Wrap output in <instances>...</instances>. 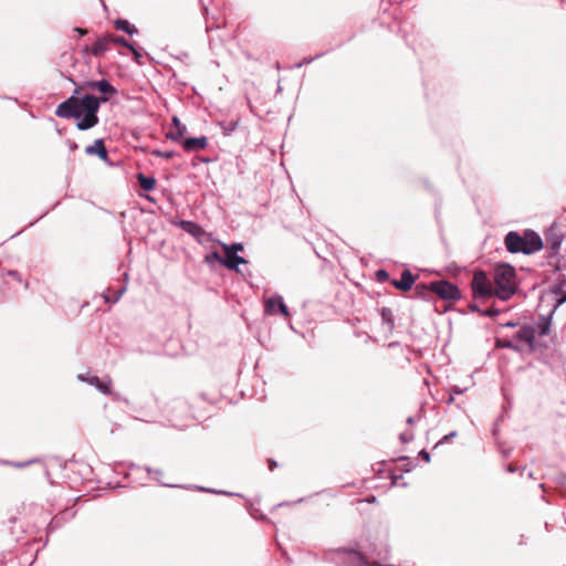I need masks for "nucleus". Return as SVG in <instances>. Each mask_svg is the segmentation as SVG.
I'll return each instance as SVG.
<instances>
[{"label": "nucleus", "instance_id": "1", "mask_svg": "<svg viewBox=\"0 0 566 566\" xmlns=\"http://www.w3.org/2000/svg\"><path fill=\"white\" fill-rule=\"evenodd\" d=\"M83 90H96V82H86L75 88L74 95L60 103L55 109V115L60 118L78 119L76 127L80 130H86L97 125L99 105L107 102V97L98 98L94 95L77 97Z\"/></svg>", "mask_w": 566, "mask_h": 566}, {"label": "nucleus", "instance_id": "2", "mask_svg": "<svg viewBox=\"0 0 566 566\" xmlns=\"http://www.w3.org/2000/svg\"><path fill=\"white\" fill-rule=\"evenodd\" d=\"M494 296L509 301L517 291L515 269L507 264H497L493 271Z\"/></svg>", "mask_w": 566, "mask_h": 566}, {"label": "nucleus", "instance_id": "3", "mask_svg": "<svg viewBox=\"0 0 566 566\" xmlns=\"http://www.w3.org/2000/svg\"><path fill=\"white\" fill-rule=\"evenodd\" d=\"M504 244L511 253L532 254L543 248L541 237L532 230H526L523 234L510 231L504 238Z\"/></svg>", "mask_w": 566, "mask_h": 566}, {"label": "nucleus", "instance_id": "4", "mask_svg": "<svg viewBox=\"0 0 566 566\" xmlns=\"http://www.w3.org/2000/svg\"><path fill=\"white\" fill-rule=\"evenodd\" d=\"M551 321L542 317L535 326L523 325L515 335L517 340L525 343L531 352L538 346L536 337L549 334Z\"/></svg>", "mask_w": 566, "mask_h": 566}, {"label": "nucleus", "instance_id": "5", "mask_svg": "<svg viewBox=\"0 0 566 566\" xmlns=\"http://www.w3.org/2000/svg\"><path fill=\"white\" fill-rule=\"evenodd\" d=\"M471 287L474 297L494 296V287L492 285V282L483 271L474 272L471 282Z\"/></svg>", "mask_w": 566, "mask_h": 566}, {"label": "nucleus", "instance_id": "6", "mask_svg": "<svg viewBox=\"0 0 566 566\" xmlns=\"http://www.w3.org/2000/svg\"><path fill=\"white\" fill-rule=\"evenodd\" d=\"M431 291L446 301H457L461 297L459 289L448 281L431 282Z\"/></svg>", "mask_w": 566, "mask_h": 566}, {"label": "nucleus", "instance_id": "7", "mask_svg": "<svg viewBox=\"0 0 566 566\" xmlns=\"http://www.w3.org/2000/svg\"><path fill=\"white\" fill-rule=\"evenodd\" d=\"M264 312L268 315H274L276 312L283 314L286 318L290 317L287 306L284 304L281 296H271L264 300Z\"/></svg>", "mask_w": 566, "mask_h": 566}, {"label": "nucleus", "instance_id": "8", "mask_svg": "<svg viewBox=\"0 0 566 566\" xmlns=\"http://www.w3.org/2000/svg\"><path fill=\"white\" fill-rule=\"evenodd\" d=\"M391 284L396 289H398L402 292H407V291L411 290L412 285L415 284V276L412 275V273L409 270H405L401 273V279L391 281Z\"/></svg>", "mask_w": 566, "mask_h": 566}, {"label": "nucleus", "instance_id": "9", "mask_svg": "<svg viewBox=\"0 0 566 566\" xmlns=\"http://www.w3.org/2000/svg\"><path fill=\"white\" fill-rule=\"evenodd\" d=\"M223 251L226 256L222 260V265H224L227 269L239 272L238 265L248 263L244 258L239 256L237 253L229 252L228 250Z\"/></svg>", "mask_w": 566, "mask_h": 566}, {"label": "nucleus", "instance_id": "10", "mask_svg": "<svg viewBox=\"0 0 566 566\" xmlns=\"http://www.w3.org/2000/svg\"><path fill=\"white\" fill-rule=\"evenodd\" d=\"M208 146L207 137H191L182 142V147L186 151L201 150Z\"/></svg>", "mask_w": 566, "mask_h": 566}, {"label": "nucleus", "instance_id": "11", "mask_svg": "<svg viewBox=\"0 0 566 566\" xmlns=\"http://www.w3.org/2000/svg\"><path fill=\"white\" fill-rule=\"evenodd\" d=\"M111 43L112 39H109V34L97 38V40L94 42V44L88 51L95 56H101L109 49Z\"/></svg>", "mask_w": 566, "mask_h": 566}, {"label": "nucleus", "instance_id": "12", "mask_svg": "<svg viewBox=\"0 0 566 566\" xmlns=\"http://www.w3.org/2000/svg\"><path fill=\"white\" fill-rule=\"evenodd\" d=\"M80 378L82 380H85L88 384L95 386L96 388H98V390H101L105 395H111L112 394V390H111L112 380H111V378H107L106 380H101L96 376L90 377L87 379L82 377V376H80Z\"/></svg>", "mask_w": 566, "mask_h": 566}, {"label": "nucleus", "instance_id": "13", "mask_svg": "<svg viewBox=\"0 0 566 566\" xmlns=\"http://www.w3.org/2000/svg\"><path fill=\"white\" fill-rule=\"evenodd\" d=\"M85 151L88 155H97L103 160L107 159V150L103 139H96L93 145L85 148Z\"/></svg>", "mask_w": 566, "mask_h": 566}, {"label": "nucleus", "instance_id": "14", "mask_svg": "<svg viewBox=\"0 0 566 566\" xmlns=\"http://www.w3.org/2000/svg\"><path fill=\"white\" fill-rule=\"evenodd\" d=\"M137 180L139 186L146 191L153 190L156 186V179L154 177L145 176L142 172L137 175Z\"/></svg>", "mask_w": 566, "mask_h": 566}, {"label": "nucleus", "instance_id": "15", "mask_svg": "<svg viewBox=\"0 0 566 566\" xmlns=\"http://www.w3.org/2000/svg\"><path fill=\"white\" fill-rule=\"evenodd\" d=\"M553 292L558 296L556 298V305L558 306L566 301V282L563 281L553 287Z\"/></svg>", "mask_w": 566, "mask_h": 566}, {"label": "nucleus", "instance_id": "16", "mask_svg": "<svg viewBox=\"0 0 566 566\" xmlns=\"http://www.w3.org/2000/svg\"><path fill=\"white\" fill-rule=\"evenodd\" d=\"M180 227L188 233L192 235H199L202 232V229L199 224L192 221H181Z\"/></svg>", "mask_w": 566, "mask_h": 566}, {"label": "nucleus", "instance_id": "17", "mask_svg": "<svg viewBox=\"0 0 566 566\" xmlns=\"http://www.w3.org/2000/svg\"><path fill=\"white\" fill-rule=\"evenodd\" d=\"M116 29L122 30L128 34H134L137 32L136 27L130 24L127 20L118 19L114 22Z\"/></svg>", "mask_w": 566, "mask_h": 566}, {"label": "nucleus", "instance_id": "18", "mask_svg": "<svg viewBox=\"0 0 566 566\" xmlns=\"http://www.w3.org/2000/svg\"><path fill=\"white\" fill-rule=\"evenodd\" d=\"M96 90L101 92L102 94H108L113 95L116 93L115 87L107 82L106 80L97 81L96 82Z\"/></svg>", "mask_w": 566, "mask_h": 566}, {"label": "nucleus", "instance_id": "19", "mask_svg": "<svg viewBox=\"0 0 566 566\" xmlns=\"http://www.w3.org/2000/svg\"><path fill=\"white\" fill-rule=\"evenodd\" d=\"M432 293L431 283L427 284H417L415 287V294L417 297L426 298Z\"/></svg>", "mask_w": 566, "mask_h": 566}, {"label": "nucleus", "instance_id": "20", "mask_svg": "<svg viewBox=\"0 0 566 566\" xmlns=\"http://www.w3.org/2000/svg\"><path fill=\"white\" fill-rule=\"evenodd\" d=\"M381 318H382L384 323H386L388 325L389 329L391 331L394 328V316H392L391 311L388 308H382L381 310Z\"/></svg>", "mask_w": 566, "mask_h": 566}, {"label": "nucleus", "instance_id": "21", "mask_svg": "<svg viewBox=\"0 0 566 566\" xmlns=\"http://www.w3.org/2000/svg\"><path fill=\"white\" fill-rule=\"evenodd\" d=\"M185 130H186L185 126L176 128L175 130L171 128L167 136H168V138H170L175 142H179L181 139V137L184 136Z\"/></svg>", "mask_w": 566, "mask_h": 566}, {"label": "nucleus", "instance_id": "22", "mask_svg": "<svg viewBox=\"0 0 566 566\" xmlns=\"http://www.w3.org/2000/svg\"><path fill=\"white\" fill-rule=\"evenodd\" d=\"M223 250H228L229 252L238 253L243 251V244L233 243V244H222Z\"/></svg>", "mask_w": 566, "mask_h": 566}, {"label": "nucleus", "instance_id": "23", "mask_svg": "<svg viewBox=\"0 0 566 566\" xmlns=\"http://www.w3.org/2000/svg\"><path fill=\"white\" fill-rule=\"evenodd\" d=\"M109 39H112V43H115V44H119V45H123L126 48H129V45H130L127 42V40L123 36H116V35L109 34Z\"/></svg>", "mask_w": 566, "mask_h": 566}, {"label": "nucleus", "instance_id": "24", "mask_svg": "<svg viewBox=\"0 0 566 566\" xmlns=\"http://www.w3.org/2000/svg\"><path fill=\"white\" fill-rule=\"evenodd\" d=\"M153 155L156 157H163L166 159H170L174 156V151H161V150H154Z\"/></svg>", "mask_w": 566, "mask_h": 566}, {"label": "nucleus", "instance_id": "25", "mask_svg": "<svg viewBox=\"0 0 566 566\" xmlns=\"http://www.w3.org/2000/svg\"><path fill=\"white\" fill-rule=\"evenodd\" d=\"M212 260H213V261H218L219 263H221V264H222V260H223V258H222V256H221L217 251H214V252H212L211 254H209V255H207V256H206V261H207V262H211Z\"/></svg>", "mask_w": 566, "mask_h": 566}, {"label": "nucleus", "instance_id": "26", "mask_svg": "<svg viewBox=\"0 0 566 566\" xmlns=\"http://www.w3.org/2000/svg\"><path fill=\"white\" fill-rule=\"evenodd\" d=\"M499 313H500V311L497 308L490 307V308L481 312V315L493 317V316L499 315Z\"/></svg>", "mask_w": 566, "mask_h": 566}, {"label": "nucleus", "instance_id": "27", "mask_svg": "<svg viewBox=\"0 0 566 566\" xmlns=\"http://www.w3.org/2000/svg\"><path fill=\"white\" fill-rule=\"evenodd\" d=\"M378 281L384 282L388 280L389 274L385 270H378L376 273Z\"/></svg>", "mask_w": 566, "mask_h": 566}, {"label": "nucleus", "instance_id": "28", "mask_svg": "<svg viewBox=\"0 0 566 566\" xmlns=\"http://www.w3.org/2000/svg\"><path fill=\"white\" fill-rule=\"evenodd\" d=\"M420 458L422 460H424L426 462H429L430 461V454L429 452H427L426 450H421L420 453H419Z\"/></svg>", "mask_w": 566, "mask_h": 566}, {"label": "nucleus", "instance_id": "29", "mask_svg": "<svg viewBox=\"0 0 566 566\" xmlns=\"http://www.w3.org/2000/svg\"><path fill=\"white\" fill-rule=\"evenodd\" d=\"M35 462H38V460H35V459H34V460L28 461V462H25V463H20V462H18V463H12V465H13L14 468H23V467H24V465H27V464H31V463H35Z\"/></svg>", "mask_w": 566, "mask_h": 566}, {"label": "nucleus", "instance_id": "30", "mask_svg": "<svg viewBox=\"0 0 566 566\" xmlns=\"http://www.w3.org/2000/svg\"><path fill=\"white\" fill-rule=\"evenodd\" d=\"M8 275H10V276H12V277L17 279L18 281H21L20 273H19V272H17V271H9V272H8Z\"/></svg>", "mask_w": 566, "mask_h": 566}, {"label": "nucleus", "instance_id": "31", "mask_svg": "<svg viewBox=\"0 0 566 566\" xmlns=\"http://www.w3.org/2000/svg\"><path fill=\"white\" fill-rule=\"evenodd\" d=\"M172 124H174L175 128L182 127V125H181V123H180L178 117H174L172 118Z\"/></svg>", "mask_w": 566, "mask_h": 566}, {"label": "nucleus", "instance_id": "32", "mask_svg": "<svg viewBox=\"0 0 566 566\" xmlns=\"http://www.w3.org/2000/svg\"><path fill=\"white\" fill-rule=\"evenodd\" d=\"M74 31H76L80 35L87 34V30L83 28H75Z\"/></svg>", "mask_w": 566, "mask_h": 566}, {"label": "nucleus", "instance_id": "33", "mask_svg": "<svg viewBox=\"0 0 566 566\" xmlns=\"http://www.w3.org/2000/svg\"><path fill=\"white\" fill-rule=\"evenodd\" d=\"M470 310H471V311H473V312H478V313H480V314H481V312H482V311H481V310H480L475 304H471V305H470Z\"/></svg>", "mask_w": 566, "mask_h": 566}, {"label": "nucleus", "instance_id": "34", "mask_svg": "<svg viewBox=\"0 0 566 566\" xmlns=\"http://www.w3.org/2000/svg\"><path fill=\"white\" fill-rule=\"evenodd\" d=\"M502 346H504V347H509V348H513V349H517L514 345H512V343H511V342H505V343H503V345H502Z\"/></svg>", "mask_w": 566, "mask_h": 566}, {"label": "nucleus", "instance_id": "35", "mask_svg": "<svg viewBox=\"0 0 566 566\" xmlns=\"http://www.w3.org/2000/svg\"><path fill=\"white\" fill-rule=\"evenodd\" d=\"M559 244H560V241H554L553 244H552V248L554 250L558 249L559 248Z\"/></svg>", "mask_w": 566, "mask_h": 566}, {"label": "nucleus", "instance_id": "36", "mask_svg": "<svg viewBox=\"0 0 566 566\" xmlns=\"http://www.w3.org/2000/svg\"><path fill=\"white\" fill-rule=\"evenodd\" d=\"M274 467H276V463L273 460H269V468H270V470H273Z\"/></svg>", "mask_w": 566, "mask_h": 566}, {"label": "nucleus", "instance_id": "37", "mask_svg": "<svg viewBox=\"0 0 566 566\" xmlns=\"http://www.w3.org/2000/svg\"><path fill=\"white\" fill-rule=\"evenodd\" d=\"M128 49H130V50L134 52V54H135V56H136V57H139V56H140V54H139V53H138V52H137V51H136L132 45H129V48H128Z\"/></svg>", "mask_w": 566, "mask_h": 566}, {"label": "nucleus", "instance_id": "38", "mask_svg": "<svg viewBox=\"0 0 566 566\" xmlns=\"http://www.w3.org/2000/svg\"><path fill=\"white\" fill-rule=\"evenodd\" d=\"M509 471H510V472H514V471H515V467H513V464H510V465H509Z\"/></svg>", "mask_w": 566, "mask_h": 566}, {"label": "nucleus", "instance_id": "39", "mask_svg": "<svg viewBox=\"0 0 566 566\" xmlns=\"http://www.w3.org/2000/svg\"><path fill=\"white\" fill-rule=\"evenodd\" d=\"M506 326H512L513 327V326H515V324L514 323H507Z\"/></svg>", "mask_w": 566, "mask_h": 566}, {"label": "nucleus", "instance_id": "40", "mask_svg": "<svg viewBox=\"0 0 566 566\" xmlns=\"http://www.w3.org/2000/svg\"><path fill=\"white\" fill-rule=\"evenodd\" d=\"M358 556L361 560H365V557L361 554H358Z\"/></svg>", "mask_w": 566, "mask_h": 566}]
</instances>
